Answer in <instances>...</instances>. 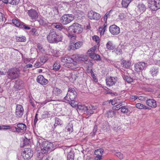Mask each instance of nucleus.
Masks as SVG:
<instances>
[{"mask_svg":"<svg viewBox=\"0 0 160 160\" xmlns=\"http://www.w3.org/2000/svg\"><path fill=\"white\" fill-rule=\"evenodd\" d=\"M48 42L51 43H57L62 42L63 36L60 33H57L55 30H50L47 37Z\"/></svg>","mask_w":160,"mask_h":160,"instance_id":"nucleus-1","label":"nucleus"},{"mask_svg":"<svg viewBox=\"0 0 160 160\" xmlns=\"http://www.w3.org/2000/svg\"><path fill=\"white\" fill-rule=\"evenodd\" d=\"M38 142L39 144H41V152L42 153H47L49 150L53 149V144L44 139L39 138L38 140Z\"/></svg>","mask_w":160,"mask_h":160,"instance_id":"nucleus-2","label":"nucleus"},{"mask_svg":"<svg viewBox=\"0 0 160 160\" xmlns=\"http://www.w3.org/2000/svg\"><path fill=\"white\" fill-rule=\"evenodd\" d=\"M82 25H80L77 23H74L72 25L70 26L68 29V31L69 35H70V33L72 34H73L75 33H80L82 30Z\"/></svg>","mask_w":160,"mask_h":160,"instance_id":"nucleus-3","label":"nucleus"},{"mask_svg":"<svg viewBox=\"0 0 160 160\" xmlns=\"http://www.w3.org/2000/svg\"><path fill=\"white\" fill-rule=\"evenodd\" d=\"M77 96V93L75 89L69 88L66 96L64 98L65 100L69 102L75 100Z\"/></svg>","mask_w":160,"mask_h":160,"instance_id":"nucleus-4","label":"nucleus"},{"mask_svg":"<svg viewBox=\"0 0 160 160\" xmlns=\"http://www.w3.org/2000/svg\"><path fill=\"white\" fill-rule=\"evenodd\" d=\"M20 71L18 69L14 68L8 69L7 72V77L11 80L18 78L20 75Z\"/></svg>","mask_w":160,"mask_h":160,"instance_id":"nucleus-5","label":"nucleus"},{"mask_svg":"<svg viewBox=\"0 0 160 160\" xmlns=\"http://www.w3.org/2000/svg\"><path fill=\"white\" fill-rule=\"evenodd\" d=\"M74 19V17L73 15L65 14L61 17L60 20L62 23L66 25L71 22Z\"/></svg>","mask_w":160,"mask_h":160,"instance_id":"nucleus-6","label":"nucleus"},{"mask_svg":"<svg viewBox=\"0 0 160 160\" xmlns=\"http://www.w3.org/2000/svg\"><path fill=\"white\" fill-rule=\"evenodd\" d=\"M148 4L152 10H157L160 8V0H149Z\"/></svg>","mask_w":160,"mask_h":160,"instance_id":"nucleus-7","label":"nucleus"},{"mask_svg":"<svg viewBox=\"0 0 160 160\" xmlns=\"http://www.w3.org/2000/svg\"><path fill=\"white\" fill-rule=\"evenodd\" d=\"M61 62H67L70 65L69 66L73 67L72 68V69H74L77 68V63L76 62L74 61V59L72 58H71L68 56L63 57L61 58Z\"/></svg>","mask_w":160,"mask_h":160,"instance_id":"nucleus-8","label":"nucleus"},{"mask_svg":"<svg viewBox=\"0 0 160 160\" xmlns=\"http://www.w3.org/2000/svg\"><path fill=\"white\" fill-rule=\"evenodd\" d=\"M135 71L137 72H140L145 70L147 67V63L144 62H139L134 64Z\"/></svg>","mask_w":160,"mask_h":160,"instance_id":"nucleus-9","label":"nucleus"},{"mask_svg":"<svg viewBox=\"0 0 160 160\" xmlns=\"http://www.w3.org/2000/svg\"><path fill=\"white\" fill-rule=\"evenodd\" d=\"M24 109L22 105L18 104L16 105L15 115L17 118H21L23 114Z\"/></svg>","mask_w":160,"mask_h":160,"instance_id":"nucleus-10","label":"nucleus"},{"mask_svg":"<svg viewBox=\"0 0 160 160\" xmlns=\"http://www.w3.org/2000/svg\"><path fill=\"white\" fill-rule=\"evenodd\" d=\"M28 16L32 20H36L38 18V14L37 11L34 9H32L27 11Z\"/></svg>","mask_w":160,"mask_h":160,"instance_id":"nucleus-11","label":"nucleus"},{"mask_svg":"<svg viewBox=\"0 0 160 160\" xmlns=\"http://www.w3.org/2000/svg\"><path fill=\"white\" fill-rule=\"evenodd\" d=\"M33 155V152L31 149L26 148L22 153V156L24 159H30Z\"/></svg>","mask_w":160,"mask_h":160,"instance_id":"nucleus-12","label":"nucleus"},{"mask_svg":"<svg viewBox=\"0 0 160 160\" xmlns=\"http://www.w3.org/2000/svg\"><path fill=\"white\" fill-rule=\"evenodd\" d=\"M109 31L113 35H117L120 32L119 28L115 24L110 26Z\"/></svg>","mask_w":160,"mask_h":160,"instance_id":"nucleus-13","label":"nucleus"},{"mask_svg":"<svg viewBox=\"0 0 160 160\" xmlns=\"http://www.w3.org/2000/svg\"><path fill=\"white\" fill-rule=\"evenodd\" d=\"M88 16L89 18L91 19L98 20L100 18V15L91 10L88 12Z\"/></svg>","mask_w":160,"mask_h":160,"instance_id":"nucleus-14","label":"nucleus"},{"mask_svg":"<svg viewBox=\"0 0 160 160\" xmlns=\"http://www.w3.org/2000/svg\"><path fill=\"white\" fill-rule=\"evenodd\" d=\"M37 81L42 85H46L48 83V80L45 78L42 75H39L37 78Z\"/></svg>","mask_w":160,"mask_h":160,"instance_id":"nucleus-15","label":"nucleus"},{"mask_svg":"<svg viewBox=\"0 0 160 160\" xmlns=\"http://www.w3.org/2000/svg\"><path fill=\"white\" fill-rule=\"evenodd\" d=\"M106 81L107 85L108 86H111L114 85L117 80L115 78L110 77L107 78L106 80Z\"/></svg>","mask_w":160,"mask_h":160,"instance_id":"nucleus-16","label":"nucleus"},{"mask_svg":"<svg viewBox=\"0 0 160 160\" xmlns=\"http://www.w3.org/2000/svg\"><path fill=\"white\" fill-rule=\"evenodd\" d=\"M97 106L93 105H88L87 107L86 113L88 114H91L94 113V110L97 108Z\"/></svg>","mask_w":160,"mask_h":160,"instance_id":"nucleus-17","label":"nucleus"},{"mask_svg":"<svg viewBox=\"0 0 160 160\" xmlns=\"http://www.w3.org/2000/svg\"><path fill=\"white\" fill-rule=\"evenodd\" d=\"M46 153L40 152L38 155L36 160H46L49 157Z\"/></svg>","mask_w":160,"mask_h":160,"instance_id":"nucleus-18","label":"nucleus"},{"mask_svg":"<svg viewBox=\"0 0 160 160\" xmlns=\"http://www.w3.org/2000/svg\"><path fill=\"white\" fill-rule=\"evenodd\" d=\"M61 22H56L52 23L51 25L59 30L61 31L62 29H65V27L63 26Z\"/></svg>","mask_w":160,"mask_h":160,"instance_id":"nucleus-19","label":"nucleus"},{"mask_svg":"<svg viewBox=\"0 0 160 160\" xmlns=\"http://www.w3.org/2000/svg\"><path fill=\"white\" fill-rule=\"evenodd\" d=\"M146 103L148 106L152 108H155L157 106L156 102L153 99H148Z\"/></svg>","mask_w":160,"mask_h":160,"instance_id":"nucleus-20","label":"nucleus"},{"mask_svg":"<svg viewBox=\"0 0 160 160\" xmlns=\"http://www.w3.org/2000/svg\"><path fill=\"white\" fill-rule=\"evenodd\" d=\"M82 42H78L76 43H71L69 47L71 49L75 50L79 48L82 45Z\"/></svg>","mask_w":160,"mask_h":160,"instance_id":"nucleus-21","label":"nucleus"},{"mask_svg":"<svg viewBox=\"0 0 160 160\" xmlns=\"http://www.w3.org/2000/svg\"><path fill=\"white\" fill-rule=\"evenodd\" d=\"M150 73L153 76H156L158 73V68L156 67H154L150 69Z\"/></svg>","mask_w":160,"mask_h":160,"instance_id":"nucleus-22","label":"nucleus"},{"mask_svg":"<svg viewBox=\"0 0 160 160\" xmlns=\"http://www.w3.org/2000/svg\"><path fill=\"white\" fill-rule=\"evenodd\" d=\"M53 12L54 13V14L53 16L51 17V18H52V19L55 20L56 19H58L60 16L58 9L55 8L53 10Z\"/></svg>","mask_w":160,"mask_h":160,"instance_id":"nucleus-23","label":"nucleus"},{"mask_svg":"<svg viewBox=\"0 0 160 160\" xmlns=\"http://www.w3.org/2000/svg\"><path fill=\"white\" fill-rule=\"evenodd\" d=\"M107 48L109 50H113L115 48V45L113 44L112 42L108 41L106 44Z\"/></svg>","mask_w":160,"mask_h":160,"instance_id":"nucleus-24","label":"nucleus"},{"mask_svg":"<svg viewBox=\"0 0 160 160\" xmlns=\"http://www.w3.org/2000/svg\"><path fill=\"white\" fill-rule=\"evenodd\" d=\"M72 57L74 59L75 62L76 61H84L85 60V58L81 56H79L78 55H74L72 56Z\"/></svg>","mask_w":160,"mask_h":160,"instance_id":"nucleus-25","label":"nucleus"},{"mask_svg":"<svg viewBox=\"0 0 160 160\" xmlns=\"http://www.w3.org/2000/svg\"><path fill=\"white\" fill-rule=\"evenodd\" d=\"M16 87L20 89L23 86V83L22 81L20 80H17L16 81Z\"/></svg>","mask_w":160,"mask_h":160,"instance_id":"nucleus-26","label":"nucleus"},{"mask_svg":"<svg viewBox=\"0 0 160 160\" xmlns=\"http://www.w3.org/2000/svg\"><path fill=\"white\" fill-rule=\"evenodd\" d=\"M121 64L122 65L123 67L126 68H129L131 66V63L129 61L125 60H122Z\"/></svg>","mask_w":160,"mask_h":160,"instance_id":"nucleus-27","label":"nucleus"},{"mask_svg":"<svg viewBox=\"0 0 160 160\" xmlns=\"http://www.w3.org/2000/svg\"><path fill=\"white\" fill-rule=\"evenodd\" d=\"M137 8L141 12H143L145 11L146 10V8L145 5L142 3H139L137 6Z\"/></svg>","mask_w":160,"mask_h":160,"instance_id":"nucleus-28","label":"nucleus"},{"mask_svg":"<svg viewBox=\"0 0 160 160\" xmlns=\"http://www.w3.org/2000/svg\"><path fill=\"white\" fill-rule=\"evenodd\" d=\"M137 108L140 109H150V108L140 103H138L136 105Z\"/></svg>","mask_w":160,"mask_h":160,"instance_id":"nucleus-29","label":"nucleus"},{"mask_svg":"<svg viewBox=\"0 0 160 160\" xmlns=\"http://www.w3.org/2000/svg\"><path fill=\"white\" fill-rule=\"evenodd\" d=\"M12 22L17 27L20 28L21 25H22V22L18 21L16 19H13L12 20Z\"/></svg>","mask_w":160,"mask_h":160,"instance_id":"nucleus-30","label":"nucleus"},{"mask_svg":"<svg viewBox=\"0 0 160 160\" xmlns=\"http://www.w3.org/2000/svg\"><path fill=\"white\" fill-rule=\"evenodd\" d=\"M17 127L18 128H19L21 131H25L26 130V126L25 124H23L22 123L18 124L17 125Z\"/></svg>","mask_w":160,"mask_h":160,"instance_id":"nucleus-31","label":"nucleus"},{"mask_svg":"<svg viewBox=\"0 0 160 160\" xmlns=\"http://www.w3.org/2000/svg\"><path fill=\"white\" fill-rule=\"evenodd\" d=\"M131 2V0H122V7L127 8Z\"/></svg>","mask_w":160,"mask_h":160,"instance_id":"nucleus-32","label":"nucleus"},{"mask_svg":"<svg viewBox=\"0 0 160 160\" xmlns=\"http://www.w3.org/2000/svg\"><path fill=\"white\" fill-rule=\"evenodd\" d=\"M77 108L78 109V110L79 111H81L84 112H86V109H87V107L83 105H78L77 106Z\"/></svg>","mask_w":160,"mask_h":160,"instance_id":"nucleus-33","label":"nucleus"},{"mask_svg":"<svg viewBox=\"0 0 160 160\" xmlns=\"http://www.w3.org/2000/svg\"><path fill=\"white\" fill-rule=\"evenodd\" d=\"M74 152H70L67 155L68 160H74Z\"/></svg>","mask_w":160,"mask_h":160,"instance_id":"nucleus-34","label":"nucleus"},{"mask_svg":"<svg viewBox=\"0 0 160 160\" xmlns=\"http://www.w3.org/2000/svg\"><path fill=\"white\" fill-rule=\"evenodd\" d=\"M61 67L60 64L57 62L54 63L53 66V70L55 71H57L59 70Z\"/></svg>","mask_w":160,"mask_h":160,"instance_id":"nucleus-35","label":"nucleus"},{"mask_svg":"<svg viewBox=\"0 0 160 160\" xmlns=\"http://www.w3.org/2000/svg\"><path fill=\"white\" fill-rule=\"evenodd\" d=\"M123 78L124 80L126 81L128 83H130L133 82V79L127 75H123Z\"/></svg>","mask_w":160,"mask_h":160,"instance_id":"nucleus-36","label":"nucleus"},{"mask_svg":"<svg viewBox=\"0 0 160 160\" xmlns=\"http://www.w3.org/2000/svg\"><path fill=\"white\" fill-rule=\"evenodd\" d=\"M74 13L77 18L82 17L84 15V13L82 11L78 10H76Z\"/></svg>","mask_w":160,"mask_h":160,"instance_id":"nucleus-37","label":"nucleus"},{"mask_svg":"<svg viewBox=\"0 0 160 160\" xmlns=\"http://www.w3.org/2000/svg\"><path fill=\"white\" fill-rule=\"evenodd\" d=\"M61 92V90L60 89L56 87L54 88L53 92V94L57 96H58Z\"/></svg>","mask_w":160,"mask_h":160,"instance_id":"nucleus-38","label":"nucleus"},{"mask_svg":"<svg viewBox=\"0 0 160 160\" xmlns=\"http://www.w3.org/2000/svg\"><path fill=\"white\" fill-rule=\"evenodd\" d=\"M115 112L112 110H109L107 112L106 114L108 117H112L115 115Z\"/></svg>","mask_w":160,"mask_h":160,"instance_id":"nucleus-39","label":"nucleus"},{"mask_svg":"<svg viewBox=\"0 0 160 160\" xmlns=\"http://www.w3.org/2000/svg\"><path fill=\"white\" fill-rule=\"evenodd\" d=\"M16 40L18 42H25L26 41V37L24 36L17 37Z\"/></svg>","mask_w":160,"mask_h":160,"instance_id":"nucleus-40","label":"nucleus"},{"mask_svg":"<svg viewBox=\"0 0 160 160\" xmlns=\"http://www.w3.org/2000/svg\"><path fill=\"white\" fill-rule=\"evenodd\" d=\"M30 139H28L27 138H25L23 141V147H24L25 146L28 145L30 143Z\"/></svg>","mask_w":160,"mask_h":160,"instance_id":"nucleus-41","label":"nucleus"},{"mask_svg":"<svg viewBox=\"0 0 160 160\" xmlns=\"http://www.w3.org/2000/svg\"><path fill=\"white\" fill-rule=\"evenodd\" d=\"M9 3L13 5H17L18 4L20 0H8Z\"/></svg>","mask_w":160,"mask_h":160,"instance_id":"nucleus-42","label":"nucleus"},{"mask_svg":"<svg viewBox=\"0 0 160 160\" xmlns=\"http://www.w3.org/2000/svg\"><path fill=\"white\" fill-rule=\"evenodd\" d=\"M66 128L68 131L72 132L73 130L72 124V123H69L67 126Z\"/></svg>","mask_w":160,"mask_h":160,"instance_id":"nucleus-43","label":"nucleus"},{"mask_svg":"<svg viewBox=\"0 0 160 160\" xmlns=\"http://www.w3.org/2000/svg\"><path fill=\"white\" fill-rule=\"evenodd\" d=\"M69 103L73 107H77V106L78 105V103L76 101V99L74 101L69 102Z\"/></svg>","mask_w":160,"mask_h":160,"instance_id":"nucleus-44","label":"nucleus"},{"mask_svg":"<svg viewBox=\"0 0 160 160\" xmlns=\"http://www.w3.org/2000/svg\"><path fill=\"white\" fill-rule=\"evenodd\" d=\"M115 103H118V104H121V105H122L123 104H122L123 102H124L120 98H118L116 99H115Z\"/></svg>","mask_w":160,"mask_h":160,"instance_id":"nucleus-45","label":"nucleus"},{"mask_svg":"<svg viewBox=\"0 0 160 160\" xmlns=\"http://www.w3.org/2000/svg\"><path fill=\"white\" fill-rule=\"evenodd\" d=\"M96 50V48L95 47H93L88 50L87 54H91L92 53H95Z\"/></svg>","mask_w":160,"mask_h":160,"instance_id":"nucleus-46","label":"nucleus"},{"mask_svg":"<svg viewBox=\"0 0 160 160\" xmlns=\"http://www.w3.org/2000/svg\"><path fill=\"white\" fill-rule=\"evenodd\" d=\"M121 112L123 113H128V109L126 108L125 106H122L121 107Z\"/></svg>","mask_w":160,"mask_h":160,"instance_id":"nucleus-47","label":"nucleus"},{"mask_svg":"<svg viewBox=\"0 0 160 160\" xmlns=\"http://www.w3.org/2000/svg\"><path fill=\"white\" fill-rule=\"evenodd\" d=\"M104 152V150L102 148H100L96 150L95 151V153L96 155H98V152H99L101 154H102Z\"/></svg>","mask_w":160,"mask_h":160,"instance_id":"nucleus-48","label":"nucleus"},{"mask_svg":"<svg viewBox=\"0 0 160 160\" xmlns=\"http://www.w3.org/2000/svg\"><path fill=\"white\" fill-rule=\"evenodd\" d=\"M31 35L33 36H38V34L35 28H32L30 31Z\"/></svg>","mask_w":160,"mask_h":160,"instance_id":"nucleus-49","label":"nucleus"},{"mask_svg":"<svg viewBox=\"0 0 160 160\" xmlns=\"http://www.w3.org/2000/svg\"><path fill=\"white\" fill-rule=\"evenodd\" d=\"M55 123H56V124H59L60 126L62 124L61 120L58 118H55Z\"/></svg>","mask_w":160,"mask_h":160,"instance_id":"nucleus-50","label":"nucleus"},{"mask_svg":"<svg viewBox=\"0 0 160 160\" xmlns=\"http://www.w3.org/2000/svg\"><path fill=\"white\" fill-rule=\"evenodd\" d=\"M91 76L92 78L94 81L95 82H98V80L96 78V76L95 75L94 73L92 70H91Z\"/></svg>","mask_w":160,"mask_h":160,"instance_id":"nucleus-51","label":"nucleus"},{"mask_svg":"<svg viewBox=\"0 0 160 160\" xmlns=\"http://www.w3.org/2000/svg\"><path fill=\"white\" fill-rule=\"evenodd\" d=\"M114 154L116 156L118 157L120 159H122L123 158V154L119 152H115Z\"/></svg>","mask_w":160,"mask_h":160,"instance_id":"nucleus-52","label":"nucleus"},{"mask_svg":"<svg viewBox=\"0 0 160 160\" xmlns=\"http://www.w3.org/2000/svg\"><path fill=\"white\" fill-rule=\"evenodd\" d=\"M49 115V113L48 112H44L43 113L42 115V118L43 119L46 118L48 117Z\"/></svg>","mask_w":160,"mask_h":160,"instance_id":"nucleus-53","label":"nucleus"},{"mask_svg":"<svg viewBox=\"0 0 160 160\" xmlns=\"http://www.w3.org/2000/svg\"><path fill=\"white\" fill-rule=\"evenodd\" d=\"M97 129H98L97 125H95L94 127V128H93L92 132L91 133V134H92V135H95L96 132H97Z\"/></svg>","mask_w":160,"mask_h":160,"instance_id":"nucleus-54","label":"nucleus"},{"mask_svg":"<svg viewBox=\"0 0 160 160\" xmlns=\"http://www.w3.org/2000/svg\"><path fill=\"white\" fill-rule=\"evenodd\" d=\"M21 28H23L27 30H30L31 28L28 26H26L22 22V25H21Z\"/></svg>","mask_w":160,"mask_h":160,"instance_id":"nucleus-55","label":"nucleus"},{"mask_svg":"<svg viewBox=\"0 0 160 160\" xmlns=\"http://www.w3.org/2000/svg\"><path fill=\"white\" fill-rule=\"evenodd\" d=\"M70 78H72V80L74 81L76 80V78H78L75 74H72L71 73L70 74L69 76Z\"/></svg>","mask_w":160,"mask_h":160,"instance_id":"nucleus-56","label":"nucleus"},{"mask_svg":"<svg viewBox=\"0 0 160 160\" xmlns=\"http://www.w3.org/2000/svg\"><path fill=\"white\" fill-rule=\"evenodd\" d=\"M122 105H121V104H118L116 106H114L113 107V109L116 110H119V109L121 108L120 106Z\"/></svg>","mask_w":160,"mask_h":160,"instance_id":"nucleus-57","label":"nucleus"},{"mask_svg":"<svg viewBox=\"0 0 160 160\" xmlns=\"http://www.w3.org/2000/svg\"><path fill=\"white\" fill-rule=\"evenodd\" d=\"M11 128V127L10 125H3L2 126V129L6 130Z\"/></svg>","mask_w":160,"mask_h":160,"instance_id":"nucleus-58","label":"nucleus"},{"mask_svg":"<svg viewBox=\"0 0 160 160\" xmlns=\"http://www.w3.org/2000/svg\"><path fill=\"white\" fill-rule=\"evenodd\" d=\"M110 16V13L109 12H107L105 15L104 17V20L106 22L107 21V18L108 16Z\"/></svg>","mask_w":160,"mask_h":160,"instance_id":"nucleus-59","label":"nucleus"},{"mask_svg":"<svg viewBox=\"0 0 160 160\" xmlns=\"http://www.w3.org/2000/svg\"><path fill=\"white\" fill-rule=\"evenodd\" d=\"M93 40L97 42H98L99 40V38L97 36H94L92 37Z\"/></svg>","mask_w":160,"mask_h":160,"instance_id":"nucleus-60","label":"nucleus"},{"mask_svg":"<svg viewBox=\"0 0 160 160\" xmlns=\"http://www.w3.org/2000/svg\"><path fill=\"white\" fill-rule=\"evenodd\" d=\"M94 59L96 60H101L100 57L99 55L97 54Z\"/></svg>","mask_w":160,"mask_h":160,"instance_id":"nucleus-61","label":"nucleus"},{"mask_svg":"<svg viewBox=\"0 0 160 160\" xmlns=\"http://www.w3.org/2000/svg\"><path fill=\"white\" fill-rule=\"evenodd\" d=\"M96 54H95V53H92L91 54H88L89 56L90 57L93 59H94V58H95L96 55Z\"/></svg>","mask_w":160,"mask_h":160,"instance_id":"nucleus-62","label":"nucleus"},{"mask_svg":"<svg viewBox=\"0 0 160 160\" xmlns=\"http://www.w3.org/2000/svg\"><path fill=\"white\" fill-rule=\"evenodd\" d=\"M138 98V97L137 96H132L131 97V99L133 101H135Z\"/></svg>","mask_w":160,"mask_h":160,"instance_id":"nucleus-63","label":"nucleus"},{"mask_svg":"<svg viewBox=\"0 0 160 160\" xmlns=\"http://www.w3.org/2000/svg\"><path fill=\"white\" fill-rule=\"evenodd\" d=\"M40 66L41 63L39 62H37L34 65V67L36 68H38L40 67Z\"/></svg>","mask_w":160,"mask_h":160,"instance_id":"nucleus-64","label":"nucleus"}]
</instances>
